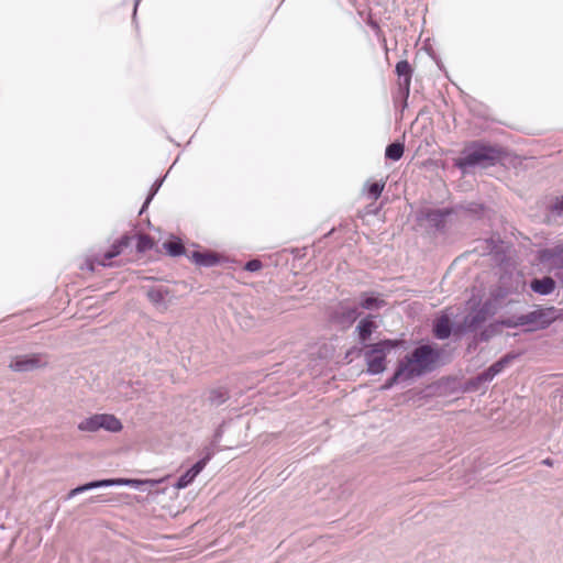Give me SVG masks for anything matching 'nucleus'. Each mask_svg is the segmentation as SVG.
<instances>
[{"mask_svg":"<svg viewBox=\"0 0 563 563\" xmlns=\"http://www.w3.org/2000/svg\"><path fill=\"white\" fill-rule=\"evenodd\" d=\"M358 306L365 310H378L386 306V301L373 291H363L360 295Z\"/></svg>","mask_w":563,"mask_h":563,"instance_id":"17","label":"nucleus"},{"mask_svg":"<svg viewBox=\"0 0 563 563\" xmlns=\"http://www.w3.org/2000/svg\"><path fill=\"white\" fill-rule=\"evenodd\" d=\"M162 183H163V179H161V180H156V181L153 184V186H152V188H151V192L148 194V196H147V198H146V200H145V202H144V205H143V207H142L141 212H142V211L147 207V205L150 203V201L153 199V197L155 196V194H156V192H157V190L159 189V187H161Z\"/></svg>","mask_w":563,"mask_h":563,"instance_id":"25","label":"nucleus"},{"mask_svg":"<svg viewBox=\"0 0 563 563\" xmlns=\"http://www.w3.org/2000/svg\"><path fill=\"white\" fill-rule=\"evenodd\" d=\"M500 157L501 151L498 147L475 141L465 146L461 157L454 159V166L465 174L474 167L493 166Z\"/></svg>","mask_w":563,"mask_h":563,"instance_id":"2","label":"nucleus"},{"mask_svg":"<svg viewBox=\"0 0 563 563\" xmlns=\"http://www.w3.org/2000/svg\"><path fill=\"white\" fill-rule=\"evenodd\" d=\"M47 357L44 354H25L12 357L9 363V368L13 372L26 373L43 367L47 365Z\"/></svg>","mask_w":563,"mask_h":563,"instance_id":"7","label":"nucleus"},{"mask_svg":"<svg viewBox=\"0 0 563 563\" xmlns=\"http://www.w3.org/2000/svg\"><path fill=\"white\" fill-rule=\"evenodd\" d=\"M130 238L128 235H123L121 239L115 241L111 249L107 251L104 254L101 255V257L96 258V263L101 266H108L110 265L109 261L113 257L120 255L124 247L129 245Z\"/></svg>","mask_w":563,"mask_h":563,"instance_id":"16","label":"nucleus"},{"mask_svg":"<svg viewBox=\"0 0 563 563\" xmlns=\"http://www.w3.org/2000/svg\"><path fill=\"white\" fill-rule=\"evenodd\" d=\"M530 288L536 294L547 296L554 291V289L556 288V283L550 276H544L542 278H533L530 282Z\"/></svg>","mask_w":563,"mask_h":563,"instance_id":"18","label":"nucleus"},{"mask_svg":"<svg viewBox=\"0 0 563 563\" xmlns=\"http://www.w3.org/2000/svg\"><path fill=\"white\" fill-rule=\"evenodd\" d=\"M175 164H176V161H175L174 163H172V166H170V168H169V169H172V168L175 166ZM168 172H170V170H168ZM168 174H169V173H167V175H168Z\"/></svg>","mask_w":563,"mask_h":563,"instance_id":"35","label":"nucleus"},{"mask_svg":"<svg viewBox=\"0 0 563 563\" xmlns=\"http://www.w3.org/2000/svg\"><path fill=\"white\" fill-rule=\"evenodd\" d=\"M87 268H88L89 271H93V269H95V267H93L92 263H90V264H89V267H87Z\"/></svg>","mask_w":563,"mask_h":563,"instance_id":"34","label":"nucleus"},{"mask_svg":"<svg viewBox=\"0 0 563 563\" xmlns=\"http://www.w3.org/2000/svg\"><path fill=\"white\" fill-rule=\"evenodd\" d=\"M537 258L550 271L563 269V242L538 251Z\"/></svg>","mask_w":563,"mask_h":563,"instance_id":"9","label":"nucleus"},{"mask_svg":"<svg viewBox=\"0 0 563 563\" xmlns=\"http://www.w3.org/2000/svg\"><path fill=\"white\" fill-rule=\"evenodd\" d=\"M377 329L376 322L373 320V316H367L362 319L357 327L356 331L358 333V339L362 343H365L372 335V333Z\"/></svg>","mask_w":563,"mask_h":563,"instance_id":"19","label":"nucleus"},{"mask_svg":"<svg viewBox=\"0 0 563 563\" xmlns=\"http://www.w3.org/2000/svg\"><path fill=\"white\" fill-rule=\"evenodd\" d=\"M444 216L445 213L442 212L441 210H434L428 213V219L438 224L443 220Z\"/></svg>","mask_w":563,"mask_h":563,"instance_id":"28","label":"nucleus"},{"mask_svg":"<svg viewBox=\"0 0 563 563\" xmlns=\"http://www.w3.org/2000/svg\"><path fill=\"white\" fill-rule=\"evenodd\" d=\"M262 267H263V264L260 260H251L245 264L244 269L247 272H257Z\"/></svg>","mask_w":563,"mask_h":563,"instance_id":"27","label":"nucleus"},{"mask_svg":"<svg viewBox=\"0 0 563 563\" xmlns=\"http://www.w3.org/2000/svg\"><path fill=\"white\" fill-rule=\"evenodd\" d=\"M79 431L82 432H97L106 430L108 432L117 433L122 430L123 426L114 415L111 413H95L88 418L82 419L78 426Z\"/></svg>","mask_w":563,"mask_h":563,"instance_id":"5","label":"nucleus"},{"mask_svg":"<svg viewBox=\"0 0 563 563\" xmlns=\"http://www.w3.org/2000/svg\"><path fill=\"white\" fill-rule=\"evenodd\" d=\"M360 312L356 306H352L349 301H341L331 313V321L342 329L350 328L358 318Z\"/></svg>","mask_w":563,"mask_h":563,"instance_id":"8","label":"nucleus"},{"mask_svg":"<svg viewBox=\"0 0 563 563\" xmlns=\"http://www.w3.org/2000/svg\"><path fill=\"white\" fill-rule=\"evenodd\" d=\"M177 250H178L177 251L178 256L185 255L198 266L212 267L220 262L218 254H216L213 252H209V251L208 252H199V251L188 252L179 238H178Z\"/></svg>","mask_w":563,"mask_h":563,"instance_id":"10","label":"nucleus"},{"mask_svg":"<svg viewBox=\"0 0 563 563\" xmlns=\"http://www.w3.org/2000/svg\"><path fill=\"white\" fill-rule=\"evenodd\" d=\"M405 152V145L400 142H393L387 145L385 151V157L390 161H399Z\"/></svg>","mask_w":563,"mask_h":563,"instance_id":"22","label":"nucleus"},{"mask_svg":"<svg viewBox=\"0 0 563 563\" xmlns=\"http://www.w3.org/2000/svg\"><path fill=\"white\" fill-rule=\"evenodd\" d=\"M402 344L400 340H382L377 343L366 345L364 357L367 364V372L376 375L385 371V358L388 352Z\"/></svg>","mask_w":563,"mask_h":563,"instance_id":"4","label":"nucleus"},{"mask_svg":"<svg viewBox=\"0 0 563 563\" xmlns=\"http://www.w3.org/2000/svg\"><path fill=\"white\" fill-rule=\"evenodd\" d=\"M550 210L559 217L563 216V196L555 199L551 205Z\"/></svg>","mask_w":563,"mask_h":563,"instance_id":"26","label":"nucleus"},{"mask_svg":"<svg viewBox=\"0 0 563 563\" xmlns=\"http://www.w3.org/2000/svg\"><path fill=\"white\" fill-rule=\"evenodd\" d=\"M490 313V302H485L479 309L472 311L464 318L465 328L468 331L477 330Z\"/></svg>","mask_w":563,"mask_h":563,"instance_id":"14","label":"nucleus"},{"mask_svg":"<svg viewBox=\"0 0 563 563\" xmlns=\"http://www.w3.org/2000/svg\"><path fill=\"white\" fill-rule=\"evenodd\" d=\"M136 240V250L139 252H146L153 247L152 239L145 234L137 235Z\"/></svg>","mask_w":563,"mask_h":563,"instance_id":"24","label":"nucleus"},{"mask_svg":"<svg viewBox=\"0 0 563 563\" xmlns=\"http://www.w3.org/2000/svg\"><path fill=\"white\" fill-rule=\"evenodd\" d=\"M385 188V181H375L368 185L367 195L368 198L377 200Z\"/></svg>","mask_w":563,"mask_h":563,"instance_id":"23","label":"nucleus"},{"mask_svg":"<svg viewBox=\"0 0 563 563\" xmlns=\"http://www.w3.org/2000/svg\"><path fill=\"white\" fill-rule=\"evenodd\" d=\"M561 317L562 314L554 307L538 308L526 314L514 316L505 319L501 321V324L507 328L532 325L531 330L545 329Z\"/></svg>","mask_w":563,"mask_h":563,"instance_id":"3","label":"nucleus"},{"mask_svg":"<svg viewBox=\"0 0 563 563\" xmlns=\"http://www.w3.org/2000/svg\"><path fill=\"white\" fill-rule=\"evenodd\" d=\"M213 455V451L211 449H207V453L203 457L197 461L190 468H188L180 477H178V489L188 486L196 476L205 468L207 463Z\"/></svg>","mask_w":563,"mask_h":563,"instance_id":"13","label":"nucleus"},{"mask_svg":"<svg viewBox=\"0 0 563 563\" xmlns=\"http://www.w3.org/2000/svg\"><path fill=\"white\" fill-rule=\"evenodd\" d=\"M141 0H135V3H134V10H133V18L135 19V15H136V10H137V5L140 3Z\"/></svg>","mask_w":563,"mask_h":563,"instance_id":"31","label":"nucleus"},{"mask_svg":"<svg viewBox=\"0 0 563 563\" xmlns=\"http://www.w3.org/2000/svg\"><path fill=\"white\" fill-rule=\"evenodd\" d=\"M230 398L229 390L225 387H216L208 391L207 401L212 407L223 405Z\"/></svg>","mask_w":563,"mask_h":563,"instance_id":"20","label":"nucleus"},{"mask_svg":"<svg viewBox=\"0 0 563 563\" xmlns=\"http://www.w3.org/2000/svg\"><path fill=\"white\" fill-rule=\"evenodd\" d=\"M481 336H482V340H487L488 339V336L485 333H482Z\"/></svg>","mask_w":563,"mask_h":563,"instance_id":"33","label":"nucleus"},{"mask_svg":"<svg viewBox=\"0 0 563 563\" xmlns=\"http://www.w3.org/2000/svg\"><path fill=\"white\" fill-rule=\"evenodd\" d=\"M143 484L142 481L139 479H125V478H107V479H100V481H92L89 483H86L84 485H80L74 489H71L68 493L67 498L70 499L78 494L96 489V488H102V487H112V486H129L133 488H139Z\"/></svg>","mask_w":563,"mask_h":563,"instance_id":"6","label":"nucleus"},{"mask_svg":"<svg viewBox=\"0 0 563 563\" xmlns=\"http://www.w3.org/2000/svg\"><path fill=\"white\" fill-rule=\"evenodd\" d=\"M146 295L150 301L156 307L159 311H165L167 309L168 302L173 298V291L165 284H156L146 289Z\"/></svg>","mask_w":563,"mask_h":563,"instance_id":"11","label":"nucleus"},{"mask_svg":"<svg viewBox=\"0 0 563 563\" xmlns=\"http://www.w3.org/2000/svg\"><path fill=\"white\" fill-rule=\"evenodd\" d=\"M542 464L548 465V466H552L553 462H552L551 459H545V460L542 461Z\"/></svg>","mask_w":563,"mask_h":563,"instance_id":"30","label":"nucleus"},{"mask_svg":"<svg viewBox=\"0 0 563 563\" xmlns=\"http://www.w3.org/2000/svg\"><path fill=\"white\" fill-rule=\"evenodd\" d=\"M434 335L440 340H445L451 335L452 327L448 316H442L437 319L433 327Z\"/></svg>","mask_w":563,"mask_h":563,"instance_id":"21","label":"nucleus"},{"mask_svg":"<svg viewBox=\"0 0 563 563\" xmlns=\"http://www.w3.org/2000/svg\"><path fill=\"white\" fill-rule=\"evenodd\" d=\"M516 356L515 355H511V354H506L505 356H503L500 360H498L497 362H495L494 364H492L487 369H485L484 372H482L477 379L479 382H490L494 379V377L496 375H498L499 373H501L504 371V368L515 358Z\"/></svg>","mask_w":563,"mask_h":563,"instance_id":"15","label":"nucleus"},{"mask_svg":"<svg viewBox=\"0 0 563 563\" xmlns=\"http://www.w3.org/2000/svg\"><path fill=\"white\" fill-rule=\"evenodd\" d=\"M395 73L398 76L399 93L406 100L410 93L411 77H412L413 69H412L411 65L408 63V60L404 59V60H399L396 64Z\"/></svg>","mask_w":563,"mask_h":563,"instance_id":"12","label":"nucleus"},{"mask_svg":"<svg viewBox=\"0 0 563 563\" xmlns=\"http://www.w3.org/2000/svg\"><path fill=\"white\" fill-rule=\"evenodd\" d=\"M221 437V430H217L216 434H214V440H218L219 438Z\"/></svg>","mask_w":563,"mask_h":563,"instance_id":"32","label":"nucleus"},{"mask_svg":"<svg viewBox=\"0 0 563 563\" xmlns=\"http://www.w3.org/2000/svg\"><path fill=\"white\" fill-rule=\"evenodd\" d=\"M165 246L170 256H176V241L170 240L165 244Z\"/></svg>","mask_w":563,"mask_h":563,"instance_id":"29","label":"nucleus"},{"mask_svg":"<svg viewBox=\"0 0 563 563\" xmlns=\"http://www.w3.org/2000/svg\"><path fill=\"white\" fill-rule=\"evenodd\" d=\"M439 353L430 345H420L399 361L394 375L383 388L388 389L402 380L411 379L433 369Z\"/></svg>","mask_w":563,"mask_h":563,"instance_id":"1","label":"nucleus"}]
</instances>
